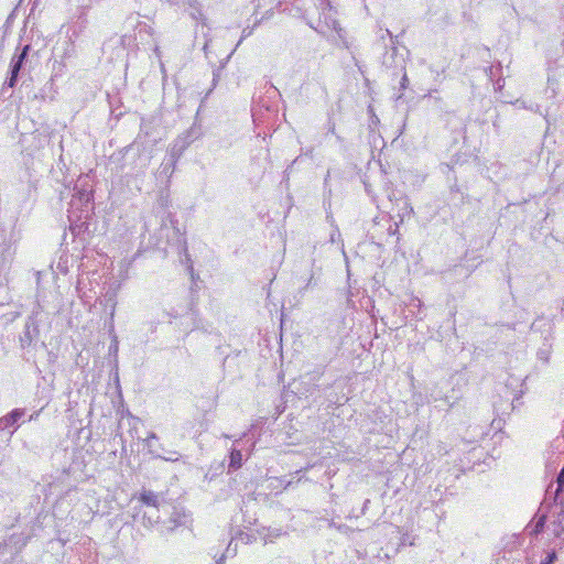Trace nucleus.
<instances>
[{"mask_svg": "<svg viewBox=\"0 0 564 564\" xmlns=\"http://www.w3.org/2000/svg\"><path fill=\"white\" fill-rule=\"evenodd\" d=\"M24 415V411L20 409L13 410L6 416L0 419V432L8 431L11 435L15 430L17 422Z\"/></svg>", "mask_w": 564, "mask_h": 564, "instance_id": "1", "label": "nucleus"}, {"mask_svg": "<svg viewBox=\"0 0 564 564\" xmlns=\"http://www.w3.org/2000/svg\"><path fill=\"white\" fill-rule=\"evenodd\" d=\"M329 131H330L332 133H335V124H333V126L330 127Z\"/></svg>", "mask_w": 564, "mask_h": 564, "instance_id": "13", "label": "nucleus"}, {"mask_svg": "<svg viewBox=\"0 0 564 564\" xmlns=\"http://www.w3.org/2000/svg\"><path fill=\"white\" fill-rule=\"evenodd\" d=\"M242 455L240 451L234 449L230 454V466L234 468H238L241 466Z\"/></svg>", "mask_w": 564, "mask_h": 564, "instance_id": "4", "label": "nucleus"}, {"mask_svg": "<svg viewBox=\"0 0 564 564\" xmlns=\"http://www.w3.org/2000/svg\"><path fill=\"white\" fill-rule=\"evenodd\" d=\"M406 82H408V77H406V75H404L402 77V82H401V85H402L403 88L405 87Z\"/></svg>", "mask_w": 564, "mask_h": 564, "instance_id": "11", "label": "nucleus"}, {"mask_svg": "<svg viewBox=\"0 0 564 564\" xmlns=\"http://www.w3.org/2000/svg\"><path fill=\"white\" fill-rule=\"evenodd\" d=\"M156 438H158V437H156V434H155V433H150V434L148 435V437L144 440V442H145L147 446H148L149 448H151V447H152V441H153V440H156Z\"/></svg>", "mask_w": 564, "mask_h": 564, "instance_id": "8", "label": "nucleus"}, {"mask_svg": "<svg viewBox=\"0 0 564 564\" xmlns=\"http://www.w3.org/2000/svg\"><path fill=\"white\" fill-rule=\"evenodd\" d=\"M164 459L169 462H176L178 460V454L176 452H172L170 456L164 457Z\"/></svg>", "mask_w": 564, "mask_h": 564, "instance_id": "9", "label": "nucleus"}, {"mask_svg": "<svg viewBox=\"0 0 564 564\" xmlns=\"http://www.w3.org/2000/svg\"><path fill=\"white\" fill-rule=\"evenodd\" d=\"M224 560H225V557H224V555H223V556L217 561V564H223V563H224Z\"/></svg>", "mask_w": 564, "mask_h": 564, "instance_id": "12", "label": "nucleus"}, {"mask_svg": "<svg viewBox=\"0 0 564 564\" xmlns=\"http://www.w3.org/2000/svg\"><path fill=\"white\" fill-rule=\"evenodd\" d=\"M556 560V554L554 552L549 553L545 560L541 564H553Z\"/></svg>", "mask_w": 564, "mask_h": 564, "instance_id": "7", "label": "nucleus"}, {"mask_svg": "<svg viewBox=\"0 0 564 564\" xmlns=\"http://www.w3.org/2000/svg\"><path fill=\"white\" fill-rule=\"evenodd\" d=\"M139 499L142 503L156 508L159 506V496L151 490H143Z\"/></svg>", "mask_w": 564, "mask_h": 564, "instance_id": "3", "label": "nucleus"}, {"mask_svg": "<svg viewBox=\"0 0 564 564\" xmlns=\"http://www.w3.org/2000/svg\"><path fill=\"white\" fill-rule=\"evenodd\" d=\"M185 259H186L187 270H188L192 279L194 280L195 279L194 267H193L192 260L189 258V254L187 253L186 248H185Z\"/></svg>", "mask_w": 564, "mask_h": 564, "instance_id": "5", "label": "nucleus"}, {"mask_svg": "<svg viewBox=\"0 0 564 564\" xmlns=\"http://www.w3.org/2000/svg\"><path fill=\"white\" fill-rule=\"evenodd\" d=\"M29 47L30 46L26 45L24 47V50L22 51V53L19 55L18 59L12 62L11 75H10L9 79L6 82V85L8 87H13L15 85L18 73H19V70L21 68L22 62H23V59L25 57V54H26V51L29 50Z\"/></svg>", "mask_w": 564, "mask_h": 564, "instance_id": "2", "label": "nucleus"}, {"mask_svg": "<svg viewBox=\"0 0 564 564\" xmlns=\"http://www.w3.org/2000/svg\"><path fill=\"white\" fill-rule=\"evenodd\" d=\"M544 525V517L540 518L536 522L534 532H539Z\"/></svg>", "mask_w": 564, "mask_h": 564, "instance_id": "10", "label": "nucleus"}, {"mask_svg": "<svg viewBox=\"0 0 564 564\" xmlns=\"http://www.w3.org/2000/svg\"><path fill=\"white\" fill-rule=\"evenodd\" d=\"M557 490H561L564 486V467L561 469L558 476H557Z\"/></svg>", "mask_w": 564, "mask_h": 564, "instance_id": "6", "label": "nucleus"}]
</instances>
